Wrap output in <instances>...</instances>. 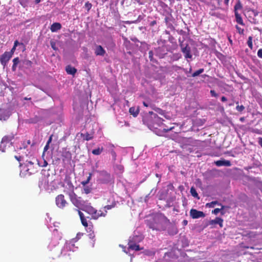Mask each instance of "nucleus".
Here are the masks:
<instances>
[{
    "label": "nucleus",
    "mask_w": 262,
    "mask_h": 262,
    "mask_svg": "<svg viewBox=\"0 0 262 262\" xmlns=\"http://www.w3.org/2000/svg\"><path fill=\"white\" fill-rule=\"evenodd\" d=\"M15 49H16V47L13 46V48H12L11 51L10 52H8L9 53H12V55L13 54V53L15 51Z\"/></svg>",
    "instance_id": "obj_49"
},
{
    "label": "nucleus",
    "mask_w": 262,
    "mask_h": 262,
    "mask_svg": "<svg viewBox=\"0 0 262 262\" xmlns=\"http://www.w3.org/2000/svg\"><path fill=\"white\" fill-rule=\"evenodd\" d=\"M117 168H118V170H119L121 172H122L123 171V167L122 166L118 165Z\"/></svg>",
    "instance_id": "obj_50"
},
{
    "label": "nucleus",
    "mask_w": 262,
    "mask_h": 262,
    "mask_svg": "<svg viewBox=\"0 0 262 262\" xmlns=\"http://www.w3.org/2000/svg\"><path fill=\"white\" fill-rule=\"evenodd\" d=\"M221 209H219V208H215V209H214L212 212V213L216 215L220 211H221Z\"/></svg>",
    "instance_id": "obj_39"
},
{
    "label": "nucleus",
    "mask_w": 262,
    "mask_h": 262,
    "mask_svg": "<svg viewBox=\"0 0 262 262\" xmlns=\"http://www.w3.org/2000/svg\"><path fill=\"white\" fill-rule=\"evenodd\" d=\"M245 107L243 105H237L236 107V109L238 112H242L244 110Z\"/></svg>",
    "instance_id": "obj_36"
},
{
    "label": "nucleus",
    "mask_w": 262,
    "mask_h": 262,
    "mask_svg": "<svg viewBox=\"0 0 262 262\" xmlns=\"http://www.w3.org/2000/svg\"><path fill=\"white\" fill-rule=\"evenodd\" d=\"M223 220L220 217H216L214 220H210L209 222V225H214L215 224H219L220 227H223Z\"/></svg>",
    "instance_id": "obj_14"
},
{
    "label": "nucleus",
    "mask_w": 262,
    "mask_h": 262,
    "mask_svg": "<svg viewBox=\"0 0 262 262\" xmlns=\"http://www.w3.org/2000/svg\"><path fill=\"white\" fill-rule=\"evenodd\" d=\"M78 214L79 215V216L80 217V220H82L83 219V218H84V214H83L82 212H81L80 211H78Z\"/></svg>",
    "instance_id": "obj_45"
},
{
    "label": "nucleus",
    "mask_w": 262,
    "mask_h": 262,
    "mask_svg": "<svg viewBox=\"0 0 262 262\" xmlns=\"http://www.w3.org/2000/svg\"><path fill=\"white\" fill-rule=\"evenodd\" d=\"M182 69L185 72L186 74L190 73L192 71V69L191 67L190 68L189 70H187V71L185 69Z\"/></svg>",
    "instance_id": "obj_46"
},
{
    "label": "nucleus",
    "mask_w": 262,
    "mask_h": 262,
    "mask_svg": "<svg viewBox=\"0 0 262 262\" xmlns=\"http://www.w3.org/2000/svg\"><path fill=\"white\" fill-rule=\"evenodd\" d=\"M210 94L212 97H217L218 96V94L214 90H211Z\"/></svg>",
    "instance_id": "obj_40"
},
{
    "label": "nucleus",
    "mask_w": 262,
    "mask_h": 262,
    "mask_svg": "<svg viewBox=\"0 0 262 262\" xmlns=\"http://www.w3.org/2000/svg\"><path fill=\"white\" fill-rule=\"evenodd\" d=\"M169 223V221L163 214L154 215L151 220L147 221V225L150 229L156 230H164Z\"/></svg>",
    "instance_id": "obj_1"
},
{
    "label": "nucleus",
    "mask_w": 262,
    "mask_h": 262,
    "mask_svg": "<svg viewBox=\"0 0 262 262\" xmlns=\"http://www.w3.org/2000/svg\"><path fill=\"white\" fill-rule=\"evenodd\" d=\"M9 118V116L5 114V112L0 110V120H6Z\"/></svg>",
    "instance_id": "obj_23"
},
{
    "label": "nucleus",
    "mask_w": 262,
    "mask_h": 262,
    "mask_svg": "<svg viewBox=\"0 0 262 262\" xmlns=\"http://www.w3.org/2000/svg\"><path fill=\"white\" fill-rule=\"evenodd\" d=\"M103 150V148L98 147L96 149H93L92 151V154L95 155H99L101 154L102 151Z\"/></svg>",
    "instance_id": "obj_22"
},
{
    "label": "nucleus",
    "mask_w": 262,
    "mask_h": 262,
    "mask_svg": "<svg viewBox=\"0 0 262 262\" xmlns=\"http://www.w3.org/2000/svg\"><path fill=\"white\" fill-rule=\"evenodd\" d=\"M56 204L59 208L63 209L67 204V202L64 199V195L59 194L56 198Z\"/></svg>",
    "instance_id": "obj_9"
},
{
    "label": "nucleus",
    "mask_w": 262,
    "mask_h": 262,
    "mask_svg": "<svg viewBox=\"0 0 262 262\" xmlns=\"http://www.w3.org/2000/svg\"><path fill=\"white\" fill-rule=\"evenodd\" d=\"M236 29L238 33L240 34H243L244 32V30L243 29H242L241 27H239L238 26H236Z\"/></svg>",
    "instance_id": "obj_32"
},
{
    "label": "nucleus",
    "mask_w": 262,
    "mask_h": 262,
    "mask_svg": "<svg viewBox=\"0 0 262 262\" xmlns=\"http://www.w3.org/2000/svg\"><path fill=\"white\" fill-rule=\"evenodd\" d=\"M66 70L68 74L72 75H74L77 71L76 69L75 68L72 67L71 66H67Z\"/></svg>",
    "instance_id": "obj_18"
},
{
    "label": "nucleus",
    "mask_w": 262,
    "mask_h": 262,
    "mask_svg": "<svg viewBox=\"0 0 262 262\" xmlns=\"http://www.w3.org/2000/svg\"><path fill=\"white\" fill-rule=\"evenodd\" d=\"M61 28V25L60 23H54L51 25L50 29L52 32H55L60 30Z\"/></svg>",
    "instance_id": "obj_17"
},
{
    "label": "nucleus",
    "mask_w": 262,
    "mask_h": 262,
    "mask_svg": "<svg viewBox=\"0 0 262 262\" xmlns=\"http://www.w3.org/2000/svg\"><path fill=\"white\" fill-rule=\"evenodd\" d=\"M41 1V0H35V3L36 4H38L39 3H40Z\"/></svg>",
    "instance_id": "obj_60"
},
{
    "label": "nucleus",
    "mask_w": 262,
    "mask_h": 262,
    "mask_svg": "<svg viewBox=\"0 0 262 262\" xmlns=\"http://www.w3.org/2000/svg\"><path fill=\"white\" fill-rule=\"evenodd\" d=\"M190 193L193 197L199 198L198 194L194 187H191L190 188Z\"/></svg>",
    "instance_id": "obj_24"
},
{
    "label": "nucleus",
    "mask_w": 262,
    "mask_h": 262,
    "mask_svg": "<svg viewBox=\"0 0 262 262\" xmlns=\"http://www.w3.org/2000/svg\"><path fill=\"white\" fill-rule=\"evenodd\" d=\"M33 163L31 161H26L24 166H22L20 172V175L22 176H26L27 175H30L33 172L32 169Z\"/></svg>",
    "instance_id": "obj_5"
},
{
    "label": "nucleus",
    "mask_w": 262,
    "mask_h": 262,
    "mask_svg": "<svg viewBox=\"0 0 262 262\" xmlns=\"http://www.w3.org/2000/svg\"><path fill=\"white\" fill-rule=\"evenodd\" d=\"M143 16L141 15H140L137 19L135 20H134V21H126L125 22V24H128V25H130L131 24H137L139 22H140L142 19H143Z\"/></svg>",
    "instance_id": "obj_21"
},
{
    "label": "nucleus",
    "mask_w": 262,
    "mask_h": 262,
    "mask_svg": "<svg viewBox=\"0 0 262 262\" xmlns=\"http://www.w3.org/2000/svg\"><path fill=\"white\" fill-rule=\"evenodd\" d=\"M142 239L141 236H134L133 237H130L129 239L128 242V248L127 249V250H126V248L123 246L120 245V247H121L123 249V251L126 253V254H128L130 256H132L133 255L130 251L132 250H134L136 251H139L140 250V248L139 247V246L137 245V243L139 242Z\"/></svg>",
    "instance_id": "obj_2"
},
{
    "label": "nucleus",
    "mask_w": 262,
    "mask_h": 262,
    "mask_svg": "<svg viewBox=\"0 0 262 262\" xmlns=\"http://www.w3.org/2000/svg\"><path fill=\"white\" fill-rule=\"evenodd\" d=\"M12 53L8 52H5L0 56V61L4 66H6L9 60L12 57Z\"/></svg>",
    "instance_id": "obj_11"
},
{
    "label": "nucleus",
    "mask_w": 262,
    "mask_h": 262,
    "mask_svg": "<svg viewBox=\"0 0 262 262\" xmlns=\"http://www.w3.org/2000/svg\"><path fill=\"white\" fill-rule=\"evenodd\" d=\"M215 164L217 166H230L231 162L228 160H218L215 162Z\"/></svg>",
    "instance_id": "obj_16"
},
{
    "label": "nucleus",
    "mask_w": 262,
    "mask_h": 262,
    "mask_svg": "<svg viewBox=\"0 0 262 262\" xmlns=\"http://www.w3.org/2000/svg\"><path fill=\"white\" fill-rule=\"evenodd\" d=\"M74 243L75 242L73 241L72 239L69 242H66L63 248L60 251V254H62L63 255H64L66 254V253H64V252L66 251H75L76 249H77V247L75 246Z\"/></svg>",
    "instance_id": "obj_7"
},
{
    "label": "nucleus",
    "mask_w": 262,
    "mask_h": 262,
    "mask_svg": "<svg viewBox=\"0 0 262 262\" xmlns=\"http://www.w3.org/2000/svg\"><path fill=\"white\" fill-rule=\"evenodd\" d=\"M82 209L91 215L92 217L95 220L97 219L100 216H105L107 212L106 210H105V213H103L101 210L98 211L92 206L87 205H84Z\"/></svg>",
    "instance_id": "obj_4"
},
{
    "label": "nucleus",
    "mask_w": 262,
    "mask_h": 262,
    "mask_svg": "<svg viewBox=\"0 0 262 262\" xmlns=\"http://www.w3.org/2000/svg\"><path fill=\"white\" fill-rule=\"evenodd\" d=\"M229 0H225V1H224V3H225V4L226 5H228V3H229Z\"/></svg>",
    "instance_id": "obj_58"
},
{
    "label": "nucleus",
    "mask_w": 262,
    "mask_h": 262,
    "mask_svg": "<svg viewBox=\"0 0 262 262\" xmlns=\"http://www.w3.org/2000/svg\"><path fill=\"white\" fill-rule=\"evenodd\" d=\"M143 104L144 106L145 107H152V104L150 102L144 101L143 102Z\"/></svg>",
    "instance_id": "obj_37"
},
{
    "label": "nucleus",
    "mask_w": 262,
    "mask_h": 262,
    "mask_svg": "<svg viewBox=\"0 0 262 262\" xmlns=\"http://www.w3.org/2000/svg\"><path fill=\"white\" fill-rule=\"evenodd\" d=\"M129 112L134 117H136L139 114V110L138 107H132L129 108Z\"/></svg>",
    "instance_id": "obj_19"
},
{
    "label": "nucleus",
    "mask_w": 262,
    "mask_h": 262,
    "mask_svg": "<svg viewBox=\"0 0 262 262\" xmlns=\"http://www.w3.org/2000/svg\"><path fill=\"white\" fill-rule=\"evenodd\" d=\"M149 114L151 115V118L154 119V122L157 124L158 125H160L163 121V119L158 116V115L152 112H149Z\"/></svg>",
    "instance_id": "obj_15"
},
{
    "label": "nucleus",
    "mask_w": 262,
    "mask_h": 262,
    "mask_svg": "<svg viewBox=\"0 0 262 262\" xmlns=\"http://www.w3.org/2000/svg\"><path fill=\"white\" fill-rule=\"evenodd\" d=\"M68 185H69L71 190V191L69 193L71 201L74 206L78 208L82 209L84 205L85 202L80 197H78L77 195L73 192L74 186L72 185V183H69Z\"/></svg>",
    "instance_id": "obj_3"
},
{
    "label": "nucleus",
    "mask_w": 262,
    "mask_h": 262,
    "mask_svg": "<svg viewBox=\"0 0 262 262\" xmlns=\"http://www.w3.org/2000/svg\"><path fill=\"white\" fill-rule=\"evenodd\" d=\"M113 207V205H106L104 207V209L109 210V209H112Z\"/></svg>",
    "instance_id": "obj_47"
},
{
    "label": "nucleus",
    "mask_w": 262,
    "mask_h": 262,
    "mask_svg": "<svg viewBox=\"0 0 262 262\" xmlns=\"http://www.w3.org/2000/svg\"><path fill=\"white\" fill-rule=\"evenodd\" d=\"M190 215L192 219H197L205 217V214L202 211H198L195 209H191L190 211Z\"/></svg>",
    "instance_id": "obj_10"
},
{
    "label": "nucleus",
    "mask_w": 262,
    "mask_h": 262,
    "mask_svg": "<svg viewBox=\"0 0 262 262\" xmlns=\"http://www.w3.org/2000/svg\"><path fill=\"white\" fill-rule=\"evenodd\" d=\"M51 45L52 48L54 50H56V47H55V43H54V42H52L51 43Z\"/></svg>",
    "instance_id": "obj_51"
},
{
    "label": "nucleus",
    "mask_w": 262,
    "mask_h": 262,
    "mask_svg": "<svg viewBox=\"0 0 262 262\" xmlns=\"http://www.w3.org/2000/svg\"><path fill=\"white\" fill-rule=\"evenodd\" d=\"M11 140V137L8 136L4 137L0 144V150L2 152H5L7 147H10L12 145Z\"/></svg>",
    "instance_id": "obj_6"
},
{
    "label": "nucleus",
    "mask_w": 262,
    "mask_h": 262,
    "mask_svg": "<svg viewBox=\"0 0 262 262\" xmlns=\"http://www.w3.org/2000/svg\"><path fill=\"white\" fill-rule=\"evenodd\" d=\"M89 236L90 238L92 239H94L95 236L94 232H92V233H90L89 234Z\"/></svg>",
    "instance_id": "obj_42"
},
{
    "label": "nucleus",
    "mask_w": 262,
    "mask_h": 262,
    "mask_svg": "<svg viewBox=\"0 0 262 262\" xmlns=\"http://www.w3.org/2000/svg\"><path fill=\"white\" fill-rule=\"evenodd\" d=\"M60 238V237H57L55 236L52 237L51 241L48 246V249L51 251L54 250V249H56V247L59 244V240Z\"/></svg>",
    "instance_id": "obj_12"
},
{
    "label": "nucleus",
    "mask_w": 262,
    "mask_h": 262,
    "mask_svg": "<svg viewBox=\"0 0 262 262\" xmlns=\"http://www.w3.org/2000/svg\"><path fill=\"white\" fill-rule=\"evenodd\" d=\"M18 44L19 42L17 40H15L14 41V46L16 47Z\"/></svg>",
    "instance_id": "obj_56"
},
{
    "label": "nucleus",
    "mask_w": 262,
    "mask_h": 262,
    "mask_svg": "<svg viewBox=\"0 0 262 262\" xmlns=\"http://www.w3.org/2000/svg\"><path fill=\"white\" fill-rule=\"evenodd\" d=\"M91 188L89 187V186H86V185L83 188V192L85 194H89L91 192Z\"/></svg>",
    "instance_id": "obj_29"
},
{
    "label": "nucleus",
    "mask_w": 262,
    "mask_h": 262,
    "mask_svg": "<svg viewBox=\"0 0 262 262\" xmlns=\"http://www.w3.org/2000/svg\"><path fill=\"white\" fill-rule=\"evenodd\" d=\"M258 143L262 147V137H259L258 138Z\"/></svg>",
    "instance_id": "obj_43"
},
{
    "label": "nucleus",
    "mask_w": 262,
    "mask_h": 262,
    "mask_svg": "<svg viewBox=\"0 0 262 262\" xmlns=\"http://www.w3.org/2000/svg\"><path fill=\"white\" fill-rule=\"evenodd\" d=\"M83 138L85 140L89 141L93 138V136L91 134L86 133L85 134L83 135Z\"/></svg>",
    "instance_id": "obj_30"
},
{
    "label": "nucleus",
    "mask_w": 262,
    "mask_h": 262,
    "mask_svg": "<svg viewBox=\"0 0 262 262\" xmlns=\"http://www.w3.org/2000/svg\"><path fill=\"white\" fill-rule=\"evenodd\" d=\"M235 16L236 17V22L240 25H244V24L241 15L238 14L237 12H235Z\"/></svg>",
    "instance_id": "obj_20"
},
{
    "label": "nucleus",
    "mask_w": 262,
    "mask_h": 262,
    "mask_svg": "<svg viewBox=\"0 0 262 262\" xmlns=\"http://www.w3.org/2000/svg\"><path fill=\"white\" fill-rule=\"evenodd\" d=\"M16 67V66H14V64L13 65L12 68V69L13 71H15Z\"/></svg>",
    "instance_id": "obj_59"
},
{
    "label": "nucleus",
    "mask_w": 262,
    "mask_h": 262,
    "mask_svg": "<svg viewBox=\"0 0 262 262\" xmlns=\"http://www.w3.org/2000/svg\"><path fill=\"white\" fill-rule=\"evenodd\" d=\"M85 6L88 8V9H90L91 7V4L89 3H86Z\"/></svg>",
    "instance_id": "obj_57"
},
{
    "label": "nucleus",
    "mask_w": 262,
    "mask_h": 262,
    "mask_svg": "<svg viewBox=\"0 0 262 262\" xmlns=\"http://www.w3.org/2000/svg\"><path fill=\"white\" fill-rule=\"evenodd\" d=\"M111 155H112L113 158H114V159L115 160L116 159V152H115L114 150H112L111 151Z\"/></svg>",
    "instance_id": "obj_44"
},
{
    "label": "nucleus",
    "mask_w": 262,
    "mask_h": 262,
    "mask_svg": "<svg viewBox=\"0 0 262 262\" xmlns=\"http://www.w3.org/2000/svg\"><path fill=\"white\" fill-rule=\"evenodd\" d=\"M172 128H173V127H170V128H164V130H165V131L166 132H167L168 131H169V130H170L172 129Z\"/></svg>",
    "instance_id": "obj_54"
},
{
    "label": "nucleus",
    "mask_w": 262,
    "mask_h": 262,
    "mask_svg": "<svg viewBox=\"0 0 262 262\" xmlns=\"http://www.w3.org/2000/svg\"><path fill=\"white\" fill-rule=\"evenodd\" d=\"M152 54V52L151 51L149 52V57L151 56V55Z\"/></svg>",
    "instance_id": "obj_64"
},
{
    "label": "nucleus",
    "mask_w": 262,
    "mask_h": 262,
    "mask_svg": "<svg viewBox=\"0 0 262 262\" xmlns=\"http://www.w3.org/2000/svg\"><path fill=\"white\" fill-rule=\"evenodd\" d=\"M94 51L95 54L97 56H104L106 53L105 50L100 45H96Z\"/></svg>",
    "instance_id": "obj_13"
},
{
    "label": "nucleus",
    "mask_w": 262,
    "mask_h": 262,
    "mask_svg": "<svg viewBox=\"0 0 262 262\" xmlns=\"http://www.w3.org/2000/svg\"><path fill=\"white\" fill-rule=\"evenodd\" d=\"M204 69H200L199 70L195 71L192 74V77H195L196 76H199L200 74L204 72Z\"/></svg>",
    "instance_id": "obj_26"
},
{
    "label": "nucleus",
    "mask_w": 262,
    "mask_h": 262,
    "mask_svg": "<svg viewBox=\"0 0 262 262\" xmlns=\"http://www.w3.org/2000/svg\"><path fill=\"white\" fill-rule=\"evenodd\" d=\"M48 148H49V144H47L44 147V149H43L44 152L47 151L48 149Z\"/></svg>",
    "instance_id": "obj_53"
},
{
    "label": "nucleus",
    "mask_w": 262,
    "mask_h": 262,
    "mask_svg": "<svg viewBox=\"0 0 262 262\" xmlns=\"http://www.w3.org/2000/svg\"><path fill=\"white\" fill-rule=\"evenodd\" d=\"M83 235V233L81 232H79L77 234L76 237L75 238H74L72 239L73 241H74L75 243L77 242Z\"/></svg>",
    "instance_id": "obj_28"
},
{
    "label": "nucleus",
    "mask_w": 262,
    "mask_h": 262,
    "mask_svg": "<svg viewBox=\"0 0 262 262\" xmlns=\"http://www.w3.org/2000/svg\"><path fill=\"white\" fill-rule=\"evenodd\" d=\"M252 38V36H249L247 41V45L251 49H253Z\"/></svg>",
    "instance_id": "obj_27"
},
{
    "label": "nucleus",
    "mask_w": 262,
    "mask_h": 262,
    "mask_svg": "<svg viewBox=\"0 0 262 262\" xmlns=\"http://www.w3.org/2000/svg\"><path fill=\"white\" fill-rule=\"evenodd\" d=\"M217 204L216 201H213L210 203L207 204V206L209 207H214V205Z\"/></svg>",
    "instance_id": "obj_35"
},
{
    "label": "nucleus",
    "mask_w": 262,
    "mask_h": 262,
    "mask_svg": "<svg viewBox=\"0 0 262 262\" xmlns=\"http://www.w3.org/2000/svg\"><path fill=\"white\" fill-rule=\"evenodd\" d=\"M181 57V55L180 53H176L173 54V58L175 60H178Z\"/></svg>",
    "instance_id": "obj_34"
},
{
    "label": "nucleus",
    "mask_w": 262,
    "mask_h": 262,
    "mask_svg": "<svg viewBox=\"0 0 262 262\" xmlns=\"http://www.w3.org/2000/svg\"><path fill=\"white\" fill-rule=\"evenodd\" d=\"M242 5L239 2H238L237 3H236L234 6L235 12H237L236 11L237 10L241 9L242 8Z\"/></svg>",
    "instance_id": "obj_31"
},
{
    "label": "nucleus",
    "mask_w": 262,
    "mask_h": 262,
    "mask_svg": "<svg viewBox=\"0 0 262 262\" xmlns=\"http://www.w3.org/2000/svg\"><path fill=\"white\" fill-rule=\"evenodd\" d=\"M15 158H16L17 160L19 161V158H20V157L18 158L17 156H15Z\"/></svg>",
    "instance_id": "obj_61"
},
{
    "label": "nucleus",
    "mask_w": 262,
    "mask_h": 262,
    "mask_svg": "<svg viewBox=\"0 0 262 262\" xmlns=\"http://www.w3.org/2000/svg\"><path fill=\"white\" fill-rule=\"evenodd\" d=\"M257 56L259 58H262V49H260L258 50Z\"/></svg>",
    "instance_id": "obj_41"
},
{
    "label": "nucleus",
    "mask_w": 262,
    "mask_h": 262,
    "mask_svg": "<svg viewBox=\"0 0 262 262\" xmlns=\"http://www.w3.org/2000/svg\"><path fill=\"white\" fill-rule=\"evenodd\" d=\"M27 63L29 64H30L31 63V62L30 61H27Z\"/></svg>",
    "instance_id": "obj_62"
},
{
    "label": "nucleus",
    "mask_w": 262,
    "mask_h": 262,
    "mask_svg": "<svg viewBox=\"0 0 262 262\" xmlns=\"http://www.w3.org/2000/svg\"><path fill=\"white\" fill-rule=\"evenodd\" d=\"M52 136H53V135H51V136L50 137L49 139H48V141H47V144H49H49L51 142L52 140Z\"/></svg>",
    "instance_id": "obj_48"
},
{
    "label": "nucleus",
    "mask_w": 262,
    "mask_h": 262,
    "mask_svg": "<svg viewBox=\"0 0 262 262\" xmlns=\"http://www.w3.org/2000/svg\"><path fill=\"white\" fill-rule=\"evenodd\" d=\"M184 223L185 224H187V221H185V220L184 221Z\"/></svg>",
    "instance_id": "obj_63"
},
{
    "label": "nucleus",
    "mask_w": 262,
    "mask_h": 262,
    "mask_svg": "<svg viewBox=\"0 0 262 262\" xmlns=\"http://www.w3.org/2000/svg\"><path fill=\"white\" fill-rule=\"evenodd\" d=\"M92 173H89V177H88L87 179L85 180V181H82L81 182V184L83 186H85V185H86L90 182V181L91 180V178H92Z\"/></svg>",
    "instance_id": "obj_25"
},
{
    "label": "nucleus",
    "mask_w": 262,
    "mask_h": 262,
    "mask_svg": "<svg viewBox=\"0 0 262 262\" xmlns=\"http://www.w3.org/2000/svg\"><path fill=\"white\" fill-rule=\"evenodd\" d=\"M81 223H82V224L83 225V226H84L85 227H86L88 226V223H87V221H86V219L84 217L83 218V219L81 220Z\"/></svg>",
    "instance_id": "obj_33"
},
{
    "label": "nucleus",
    "mask_w": 262,
    "mask_h": 262,
    "mask_svg": "<svg viewBox=\"0 0 262 262\" xmlns=\"http://www.w3.org/2000/svg\"><path fill=\"white\" fill-rule=\"evenodd\" d=\"M48 165V163L46 161L44 160L43 162V164L41 165L40 166L41 167H46Z\"/></svg>",
    "instance_id": "obj_52"
},
{
    "label": "nucleus",
    "mask_w": 262,
    "mask_h": 262,
    "mask_svg": "<svg viewBox=\"0 0 262 262\" xmlns=\"http://www.w3.org/2000/svg\"><path fill=\"white\" fill-rule=\"evenodd\" d=\"M180 47L181 48V51L184 55L185 58L189 62L188 59H191L192 57V55L191 53L190 47H189L188 45H186L185 47H184L182 43L180 44Z\"/></svg>",
    "instance_id": "obj_8"
},
{
    "label": "nucleus",
    "mask_w": 262,
    "mask_h": 262,
    "mask_svg": "<svg viewBox=\"0 0 262 262\" xmlns=\"http://www.w3.org/2000/svg\"><path fill=\"white\" fill-rule=\"evenodd\" d=\"M19 60V58L18 57L15 58L13 60V64H14V66H16L17 64L18 63Z\"/></svg>",
    "instance_id": "obj_38"
},
{
    "label": "nucleus",
    "mask_w": 262,
    "mask_h": 262,
    "mask_svg": "<svg viewBox=\"0 0 262 262\" xmlns=\"http://www.w3.org/2000/svg\"><path fill=\"white\" fill-rule=\"evenodd\" d=\"M227 98L225 97V96H223L221 98V100L223 101V102H225V101H227Z\"/></svg>",
    "instance_id": "obj_55"
}]
</instances>
